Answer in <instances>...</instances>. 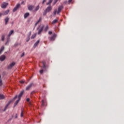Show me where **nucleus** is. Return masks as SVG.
Wrapping results in <instances>:
<instances>
[{
  "label": "nucleus",
  "mask_w": 124,
  "mask_h": 124,
  "mask_svg": "<svg viewBox=\"0 0 124 124\" xmlns=\"http://www.w3.org/2000/svg\"><path fill=\"white\" fill-rule=\"evenodd\" d=\"M8 13H9V10L4 11L2 12V13H0V14H1V15H2L3 16H5V15H7V14H8Z\"/></svg>",
  "instance_id": "obj_5"
},
{
  "label": "nucleus",
  "mask_w": 124,
  "mask_h": 124,
  "mask_svg": "<svg viewBox=\"0 0 124 124\" xmlns=\"http://www.w3.org/2000/svg\"><path fill=\"white\" fill-rule=\"evenodd\" d=\"M31 94H32V92L31 93Z\"/></svg>",
  "instance_id": "obj_47"
},
{
  "label": "nucleus",
  "mask_w": 124,
  "mask_h": 124,
  "mask_svg": "<svg viewBox=\"0 0 124 124\" xmlns=\"http://www.w3.org/2000/svg\"><path fill=\"white\" fill-rule=\"evenodd\" d=\"M16 98H17V95H16L13 99L14 100H15V99H16Z\"/></svg>",
  "instance_id": "obj_40"
},
{
  "label": "nucleus",
  "mask_w": 124,
  "mask_h": 124,
  "mask_svg": "<svg viewBox=\"0 0 124 124\" xmlns=\"http://www.w3.org/2000/svg\"><path fill=\"white\" fill-rule=\"evenodd\" d=\"M39 5H38L37 7H35V9L33 10L34 12L35 11H37L39 9Z\"/></svg>",
  "instance_id": "obj_21"
},
{
  "label": "nucleus",
  "mask_w": 124,
  "mask_h": 124,
  "mask_svg": "<svg viewBox=\"0 0 124 124\" xmlns=\"http://www.w3.org/2000/svg\"><path fill=\"white\" fill-rule=\"evenodd\" d=\"M10 103H11V101H9L8 103L6 104V105L5 106L4 109L3 110V111L4 112V111H6V110H7V109H8V106H9V105H10Z\"/></svg>",
  "instance_id": "obj_6"
},
{
  "label": "nucleus",
  "mask_w": 124,
  "mask_h": 124,
  "mask_svg": "<svg viewBox=\"0 0 124 124\" xmlns=\"http://www.w3.org/2000/svg\"><path fill=\"white\" fill-rule=\"evenodd\" d=\"M46 14H47V12L45 10V12H44V13L43 14V15L44 16H45V15H46Z\"/></svg>",
  "instance_id": "obj_35"
},
{
  "label": "nucleus",
  "mask_w": 124,
  "mask_h": 124,
  "mask_svg": "<svg viewBox=\"0 0 124 124\" xmlns=\"http://www.w3.org/2000/svg\"><path fill=\"white\" fill-rule=\"evenodd\" d=\"M8 5V3L4 2L1 5V8H6V6Z\"/></svg>",
  "instance_id": "obj_11"
},
{
  "label": "nucleus",
  "mask_w": 124,
  "mask_h": 124,
  "mask_svg": "<svg viewBox=\"0 0 124 124\" xmlns=\"http://www.w3.org/2000/svg\"><path fill=\"white\" fill-rule=\"evenodd\" d=\"M16 118H17V116H16Z\"/></svg>",
  "instance_id": "obj_48"
},
{
  "label": "nucleus",
  "mask_w": 124,
  "mask_h": 124,
  "mask_svg": "<svg viewBox=\"0 0 124 124\" xmlns=\"http://www.w3.org/2000/svg\"><path fill=\"white\" fill-rule=\"evenodd\" d=\"M55 2H54V4H56L57 3V1H58V0H55Z\"/></svg>",
  "instance_id": "obj_43"
},
{
  "label": "nucleus",
  "mask_w": 124,
  "mask_h": 124,
  "mask_svg": "<svg viewBox=\"0 0 124 124\" xmlns=\"http://www.w3.org/2000/svg\"><path fill=\"white\" fill-rule=\"evenodd\" d=\"M43 64V67L44 68V69H46V66L45 65V62H42Z\"/></svg>",
  "instance_id": "obj_31"
},
{
  "label": "nucleus",
  "mask_w": 124,
  "mask_h": 124,
  "mask_svg": "<svg viewBox=\"0 0 124 124\" xmlns=\"http://www.w3.org/2000/svg\"><path fill=\"white\" fill-rule=\"evenodd\" d=\"M5 60V55H2L0 57V61L1 62H3Z\"/></svg>",
  "instance_id": "obj_16"
},
{
  "label": "nucleus",
  "mask_w": 124,
  "mask_h": 124,
  "mask_svg": "<svg viewBox=\"0 0 124 124\" xmlns=\"http://www.w3.org/2000/svg\"><path fill=\"white\" fill-rule=\"evenodd\" d=\"M34 85L33 83H31L26 88V91H29L30 89H31V87H32Z\"/></svg>",
  "instance_id": "obj_7"
},
{
  "label": "nucleus",
  "mask_w": 124,
  "mask_h": 124,
  "mask_svg": "<svg viewBox=\"0 0 124 124\" xmlns=\"http://www.w3.org/2000/svg\"><path fill=\"white\" fill-rule=\"evenodd\" d=\"M21 4H25V2L24 1H22Z\"/></svg>",
  "instance_id": "obj_41"
},
{
  "label": "nucleus",
  "mask_w": 124,
  "mask_h": 124,
  "mask_svg": "<svg viewBox=\"0 0 124 124\" xmlns=\"http://www.w3.org/2000/svg\"><path fill=\"white\" fill-rule=\"evenodd\" d=\"M40 21H41V17L39 18V20L35 23V26H36L37 25V24H38V23H39V22H40Z\"/></svg>",
  "instance_id": "obj_27"
},
{
  "label": "nucleus",
  "mask_w": 124,
  "mask_h": 124,
  "mask_svg": "<svg viewBox=\"0 0 124 124\" xmlns=\"http://www.w3.org/2000/svg\"><path fill=\"white\" fill-rule=\"evenodd\" d=\"M48 29H49V26L48 25H46L44 29V31L46 32L47 31H48Z\"/></svg>",
  "instance_id": "obj_24"
},
{
  "label": "nucleus",
  "mask_w": 124,
  "mask_h": 124,
  "mask_svg": "<svg viewBox=\"0 0 124 124\" xmlns=\"http://www.w3.org/2000/svg\"><path fill=\"white\" fill-rule=\"evenodd\" d=\"M52 1H53V0H49L48 2L46 3V5H49V4H51Z\"/></svg>",
  "instance_id": "obj_25"
},
{
  "label": "nucleus",
  "mask_w": 124,
  "mask_h": 124,
  "mask_svg": "<svg viewBox=\"0 0 124 124\" xmlns=\"http://www.w3.org/2000/svg\"><path fill=\"white\" fill-rule=\"evenodd\" d=\"M5 38V35H4V34L2 35V36L1 37V40L2 41H4Z\"/></svg>",
  "instance_id": "obj_19"
},
{
  "label": "nucleus",
  "mask_w": 124,
  "mask_h": 124,
  "mask_svg": "<svg viewBox=\"0 0 124 124\" xmlns=\"http://www.w3.org/2000/svg\"><path fill=\"white\" fill-rule=\"evenodd\" d=\"M14 33V30H11L8 34V37L7 39V41L6 42L5 45H7L8 43H9V42L10 41V36L12 35L13 33Z\"/></svg>",
  "instance_id": "obj_2"
},
{
  "label": "nucleus",
  "mask_w": 124,
  "mask_h": 124,
  "mask_svg": "<svg viewBox=\"0 0 124 124\" xmlns=\"http://www.w3.org/2000/svg\"><path fill=\"white\" fill-rule=\"evenodd\" d=\"M52 31H48V34H49V35H51V34H52Z\"/></svg>",
  "instance_id": "obj_38"
},
{
  "label": "nucleus",
  "mask_w": 124,
  "mask_h": 124,
  "mask_svg": "<svg viewBox=\"0 0 124 124\" xmlns=\"http://www.w3.org/2000/svg\"><path fill=\"white\" fill-rule=\"evenodd\" d=\"M19 7H20V4L18 3L16 4V7L14 8L13 10V12H15V11H16V10H18V8H19Z\"/></svg>",
  "instance_id": "obj_8"
},
{
  "label": "nucleus",
  "mask_w": 124,
  "mask_h": 124,
  "mask_svg": "<svg viewBox=\"0 0 124 124\" xmlns=\"http://www.w3.org/2000/svg\"><path fill=\"white\" fill-rule=\"evenodd\" d=\"M71 1H72V0H68V2H71Z\"/></svg>",
  "instance_id": "obj_44"
},
{
  "label": "nucleus",
  "mask_w": 124,
  "mask_h": 124,
  "mask_svg": "<svg viewBox=\"0 0 124 124\" xmlns=\"http://www.w3.org/2000/svg\"><path fill=\"white\" fill-rule=\"evenodd\" d=\"M23 93H24V91H21L20 92V93H19V94L17 97L18 99H21V97H22V95H23Z\"/></svg>",
  "instance_id": "obj_15"
},
{
  "label": "nucleus",
  "mask_w": 124,
  "mask_h": 124,
  "mask_svg": "<svg viewBox=\"0 0 124 124\" xmlns=\"http://www.w3.org/2000/svg\"><path fill=\"white\" fill-rule=\"evenodd\" d=\"M30 16V13H26L24 14V18L26 19V18H28Z\"/></svg>",
  "instance_id": "obj_17"
},
{
  "label": "nucleus",
  "mask_w": 124,
  "mask_h": 124,
  "mask_svg": "<svg viewBox=\"0 0 124 124\" xmlns=\"http://www.w3.org/2000/svg\"><path fill=\"white\" fill-rule=\"evenodd\" d=\"M24 56H25V52H23V53H22V55H21V58L23 57H24Z\"/></svg>",
  "instance_id": "obj_36"
},
{
  "label": "nucleus",
  "mask_w": 124,
  "mask_h": 124,
  "mask_svg": "<svg viewBox=\"0 0 124 124\" xmlns=\"http://www.w3.org/2000/svg\"><path fill=\"white\" fill-rule=\"evenodd\" d=\"M43 29H44V25H40L37 29L38 30V34H40L41 32H42V31H43Z\"/></svg>",
  "instance_id": "obj_3"
},
{
  "label": "nucleus",
  "mask_w": 124,
  "mask_h": 124,
  "mask_svg": "<svg viewBox=\"0 0 124 124\" xmlns=\"http://www.w3.org/2000/svg\"><path fill=\"white\" fill-rule=\"evenodd\" d=\"M35 36H36V34H34L33 35H32L31 37V39H33V38H34V37H35Z\"/></svg>",
  "instance_id": "obj_30"
},
{
  "label": "nucleus",
  "mask_w": 124,
  "mask_h": 124,
  "mask_svg": "<svg viewBox=\"0 0 124 124\" xmlns=\"http://www.w3.org/2000/svg\"><path fill=\"white\" fill-rule=\"evenodd\" d=\"M44 2H46V0H43L42 2V4H44Z\"/></svg>",
  "instance_id": "obj_39"
},
{
  "label": "nucleus",
  "mask_w": 124,
  "mask_h": 124,
  "mask_svg": "<svg viewBox=\"0 0 124 124\" xmlns=\"http://www.w3.org/2000/svg\"><path fill=\"white\" fill-rule=\"evenodd\" d=\"M56 37H57V34H54L51 37H49V40L50 41H54L55 39H56Z\"/></svg>",
  "instance_id": "obj_4"
},
{
  "label": "nucleus",
  "mask_w": 124,
  "mask_h": 124,
  "mask_svg": "<svg viewBox=\"0 0 124 124\" xmlns=\"http://www.w3.org/2000/svg\"><path fill=\"white\" fill-rule=\"evenodd\" d=\"M20 83H21V84H24V83H25V81L24 80H21L20 81Z\"/></svg>",
  "instance_id": "obj_37"
},
{
  "label": "nucleus",
  "mask_w": 124,
  "mask_h": 124,
  "mask_svg": "<svg viewBox=\"0 0 124 124\" xmlns=\"http://www.w3.org/2000/svg\"><path fill=\"white\" fill-rule=\"evenodd\" d=\"M23 93H24V91H21L20 92V93H19V94L17 97L18 99H21V97H22V95H23Z\"/></svg>",
  "instance_id": "obj_14"
},
{
  "label": "nucleus",
  "mask_w": 124,
  "mask_h": 124,
  "mask_svg": "<svg viewBox=\"0 0 124 124\" xmlns=\"http://www.w3.org/2000/svg\"><path fill=\"white\" fill-rule=\"evenodd\" d=\"M0 16H1V14H0Z\"/></svg>",
  "instance_id": "obj_46"
},
{
  "label": "nucleus",
  "mask_w": 124,
  "mask_h": 124,
  "mask_svg": "<svg viewBox=\"0 0 124 124\" xmlns=\"http://www.w3.org/2000/svg\"><path fill=\"white\" fill-rule=\"evenodd\" d=\"M43 71H44V70L43 69H41V70H40L39 72L40 74H42V73H43Z\"/></svg>",
  "instance_id": "obj_34"
},
{
  "label": "nucleus",
  "mask_w": 124,
  "mask_h": 124,
  "mask_svg": "<svg viewBox=\"0 0 124 124\" xmlns=\"http://www.w3.org/2000/svg\"><path fill=\"white\" fill-rule=\"evenodd\" d=\"M19 101H20V99H18V100H17L16 102L15 103L14 106H16V105H17V104H18V103H19Z\"/></svg>",
  "instance_id": "obj_26"
},
{
  "label": "nucleus",
  "mask_w": 124,
  "mask_h": 124,
  "mask_svg": "<svg viewBox=\"0 0 124 124\" xmlns=\"http://www.w3.org/2000/svg\"><path fill=\"white\" fill-rule=\"evenodd\" d=\"M31 32H30V34L31 35Z\"/></svg>",
  "instance_id": "obj_45"
},
{
  "label": "nucleus",
  "mask_w": 124,
  "mask_h": 124,
  "mask_svg": "<svg viewBox=\"0 0 124 124\" xmlns=\"http://www.w3.org/2000/svg\"><path fill=\"white\" fill-rule=\"evenodd\" d=\"M44 103H45V102L44 101V100H42V106H44L45 105L44 104Z\"/></svg>",
  "instance_id": "obj_32"
},
{
  "label": "nucleus",
  "mask_w": 124,
  "mask_h": 124,
  "mask_svg": "<svg viewBox=\"0 0 124 124\" xmlns=\"http://www.w3.org/2000/svg\"><path fill=\"white\" fill-rule=\"evenodd\" d=\"M58 23V19H54L52 22V25H54V24H56Z\"/></svg>",
  "instance_id": "obj_22"
},
{
  "label": "nucleus",
  "mask_w": 124,
  "mask_h": 124,
  "mask_svg": "<svg viewBox=\"0 0 124 124\" xmlns=\"http://www.w3.org/2000/svg\"><path fill=\"white\" fill-rule=\"evenodd\" d=\"M15 65V62H13L11 63H10V65L8 66V68L9 69H11V68H12V67H13V66H14Z\"/></svg>",
  "instance_id": "obj_10"
},
{
  "label": "nucleus",
  "mask_w": 124,
  "mask_h": 124,
  "mask_svg": "<svg viewBox=\"0 0 124 124\" xmlns=\"http://www.w3.org/2000/svg\"><path fill=\"white\" fill-rule=\"evenodd\" d=\"M63 8V6L61 5L59 6L58 8V11L57 12V9H55L54 12H53V15H56L57 14H60L61 13V11H62V9Z\"/></svg>",
  "instance_id": "obj_1"
},
{
  "label": "nucleus",
  "mask_w": 124,
  "mask_h": 124,
  "mask_svg": "<svg viewBox=\"0 0 124 124\" xmlns=\"http://www.w3.org/2000/svg\"><path fill=\"white\" fill-rule=\"evenodd\" d=\"M28 10H30V11H31L33 8H34V5H28Z\"/></svg>",
  "instance_id": "obj_9"
},
{
  "label": "nucleus",
  "mask_w": 124,
  "mask_h": 124,
  "mask_svg": "<svg viewBox=\"0 0 124 124\" xmlns=\"http://www.w3.org/2000/svg\"><path fill=\"white\" fill-rule=\"evenodd\" d=\"M5 97L4 96L3 94H0V100H1V99H4Z\"/></svg>",
  "instance_id": "obj_20"
},
{
  "label": "nucleus",
  "mask_w": 124,
  "mask_h": 124,
  "mask_svg": "<svg viewBox=\"0 0 124 124\" xmlns=\"http://www.w3.org/2000/svg\"><path fill=\"white\" fill-rule=\"evenodd\" d=\"M26 100L28 101V102H29V101H30V98H27Z\"/></svg>",
  "instance_id": "obj_42"
},
{
  "label": "nucleus",
  "mask_w": 124,
  "mask_h": 124,
  "mask_svg": "<svg viewBox=\"0 0 124 124\" xmlns=\"http://www.w3.org/2000/svg\"><path fill=\"white\" fill-rule=\"evenodd\" d=\"M51 10H52V7L51 6L47 7L46 9V12H50Z\"/></svg>",
  "instance_id": "obj_13"
},
{
  "label": "nucleus",
  "mask_w": 124,
  "mask_h": 124,
  "mask_svg": "<svg viewBox=\"0 0 124 124\" xmlns=\"http://www.w3.org/2000/svg\"><path fill=\"white\" fill-rule=\"evenodd\" d=\"M4 50V46H1L0 49V55L1 54V52Z\"/></svg>",
  "instance_id": "obj_23"
},
{
  "label": "nucleus",
  "mask_w": 124,
  "mask_h": 124,
  "mask_svg": "<svg viewBox=\"0 0 124 124\" xmlns=\"http://www.w3.org/2000/svg\"><path fill=\"white\" fill-rule=\"evenodd\" d=\"M24 116V113L23 112V108L21 109V114H20V116L22 117H23Z\"/></svg>",
  "instance_id": "obj_29"
},
{
  "label": "nucleus",
  "mask_w": 124,
  "mask_h": 124,
  "mask_svg": "<svg viewBox=\"0 0 124 124\" xmlns=\"http://www.w3.org/2000/svg\"><path fill=\"white\" fill-rule=\"evenodd\" d=\"M4 21H5V25H7V24L8 23V22H9V17H5L4 19Z\"/></svg>",
  "instance_id": "obj_12"
},
{
  "label": "nucleus",
  "mask_w": 124,
  "mask_h": 124,
  "mask_svg": "<svg viewBox=\"0 0 124 124\" xmlns=\"http://www.w3.org/2000/svg\"><path fill=\"white\" fill-rule=\"evenodd\" d=\"M30 41V36H28L26 39V42H29Z\"/></svg>",
  "instance_id": "obj_33"
},
{
  "label": "nucleus",
  "mask_w": 124,
  "mask_h": 124,
  "mask_svg": "<svg viewBox=\"0 0 124 124\" xmlns=\"http://www.w3.org/2000/svg\"><path fill=\"white\" fill-rule=\"evenodd\" d=\"M2 85V81H1V76L0 75V87Z\"/></svg>",
  "instance_id": "obj_28"
},
{
  "label": "nucleus",
  "mask_w": 124,
  "mask_h": 124,
  "mask_svg": "<svg viewBox=\"0 0 124 124\" xmlns=\"http://www.w3.org/2000/svg\"><path fill=\"white\" fill-rule=\"evenodd\" d=\"M39 40H37V41H36V43H35L34 44V46H33V47H34V48H35V47H36V46H37V45H38V44H39Z\"/></svg>",
  "instance_id": "obj_18"
}]
</instances>
